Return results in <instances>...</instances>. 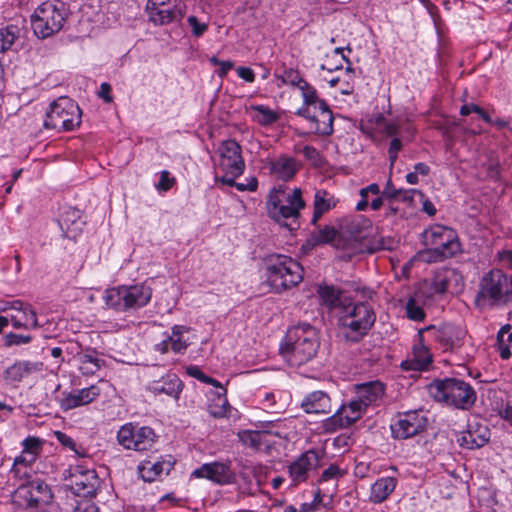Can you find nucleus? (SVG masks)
<instances>
[{
    "instance_id": "6e6552de",
    "label": "nucleus",
    "mask_w": 512,
    "mask_h": 512,
    "mask_svg": "<svg viewBox=\"0 0 512 512\" xmlns=\"http://www.w3.org/2000/svg\"><path fill=\"white\" fill-rule=\"evenodd\" d=\"M30 18L34 34L45 39L62 29L66 20L65 8L57 0H47L35 8Z\"/></svg>"
},
{
    "instance_id": "7c9ffc66",
    "label": "nucleus",
    "mask_w": 512,
    "mask_h": 512,
    "mask_svg": "<svg viewBox=\"0 0 512 512\" xmlns=\"http://www.w3.org/2000/svg\"><path fill=\"white\" fill-rule=\"evenodd\" d=\"M455 234L456 232L452 228L437 224L426 229L422 238L426 249H429L435 247L438 242L446 241L445 243H449L455 237Z\"/></svg>"
},
{
    "instance_id": "1a4fd4ad",
    "label": "nucleus",
    "mask_w": 512,
    "mask_h": 512,
    "mask_svg": "<svg viewBox=\"0 0 512 512\" xmlns=\"http://www.w3.org/2000/svg\"><path fill=\"white\" fill-rule=\"evenodd\" d=\"M216 165L224 175L216 176V182L224 185L234 184V179L241 176L245 170L241 146L235 140L222 141L216 150Z\"/></svg>"
},
{
    "instance_id": "c85d7f7f",
    "label": "nucleus",
    "mask_w": 512,
    "mask_h": 512,
    "mask_svg": "<svg viewBox=\"0 0 512 512\" xmlns=\"http://www.w3.org/2000/svg\"><path fill=\"white\" fill-rule=\"evenodd\" d=\"M424 339H419V343L413 347L412 359L403 361L401 366L405 370H424L432 362V354L423 344Z\"/></svg>"
},
{
    "instance_id": "864d4df0",
    "label": "nucleus",
    "mask_w": 512,
    "mask_h": 512,
    "mask_svg": "<svg viewBox=\"0 0 512 512\" xmlns=\"http://www.w3.org/2000/svg\"><path fill=\"white\" fill-rule=\"evenodd\" d=\"M400 197L398 200L413 204L417 199H423V193L418 189H400Z\"/></svg>"
},
{
    "instance_id": "dca6fc26",
    "label": "nucleus",
    "mask_w": 512,
    "mask_h": 512,
    "mask_svg": "<svg viewBox=\"0 0 512 512\" xmlns=\"http://www.w3.org/2000/svg\"><path fill=\"white\" fill-rule=\"evenodd\" d=\"M366 408L353 397L348 403L342 404L336 412L324 420L323 428L332 433L345 429L357 422L365 413Z\"/></svg>"
},
{
    "instance_id": "774afa93",
    "label": "nucleus",
    "mask_w": 512,
    "mask_h": 512,
    "mask_svg": "<svg viewBox=\"0 0 512 512\" xmlns=\"http://www.w3.org/2000/svg\"><path fill=\"white\" fill-rule=\"evenodd\" d=\"M98 96L102 98L106 103L112 102L113 98L111 95V86L108 83L103 82L100 86Z\"/></svg>"
},
{
    "instance_id": "4d7b16f0",
    "label": "nucleus",
    "mask_w": 512,
    "mask_h": 512,
    "mask_svg": "<svg viewBox=\"0 0 512 512\" xmlns=\"http://www.w3.org/2000/svg\"><path fill=\"white\" fill-rule=\"evenodd\" d=\"M343 472L336 464H331L328 468H326L319 479L320 482L328 481L331 479H338L343 476Z\"/></svg>"
},
{
    "instance_id": "ddd939ff",
    "label": "nucleus",
    "mask_w": 512,
    "mask_h": 512,
    "mask_svg": "<svg viewBox=\"0 0 512 512\" xmlns=\"http://www.w3.org/2000/svg\"><path fill=\"white\" fill-rule=\"evenodd\" d=\"M67 478L73 494L83 498H93L100 488L101 480L93 469L81 465L71 467Z\"/></svg>"
},
{
    "instance_id": "79ce46f5",
    "label": "nucleus",
    "mask_w": 512,
    "mask_h": 512,
    "mask_svg": "<svg viewBox=\"0 0 512 512\" xmlns=\"http://www.w3.org/2000/svg\"><path fill=\"white\" fill-rule=\"evenodd\" d=\"M229 409L230 405L226 398V390H223V392H217L213 399V403L209 406L210 414L214 418L226 417Z\"/></svg>"
},
{
    "instance_id": "9d476101",
    "label": "nucleus",
    "mask_w": 512,
    "mask_h": 512,
    "mask_svg": "<svg viewBox=\"0 0 512 512\" xmlns=\"http://www.w3.org/2000/svg\"><path fill=\"white\" fill-rule=\"evenodd\" d=\"M81 123V110L76 102L68 97H60L50 104L44 127L57 131H71Z\"/></svg>"
},
{
    "instance_id": "338daca9",
    "label": "nucleus",
    "mask_w": 512,
    "mask_h": 512,
    "mask_svg": "<svg viewBox=\"0 0 512 512\" xmlns=\"http://www.w3.org/2000/svg\"><path fill=\"white\" fill-rule=\"evenodd\" d=\"M237 74L246 82L252 83L255 80V74L253 70L249 67H239L237 69Z\"/></svg>"
},
{
    "instance_id": "58836bf2",
    "label": "nucleus",
    "mask_w": 512,
    "mask_h": 512,
    "mask_svg": "<svg viewBox=\"0 0 512 512\" xmlns=\"http://www.w3.org/2000/svg\"><path fill=\"white\" fill-rule=\"evenodd\" d=\"M371 226L372 222L368 218L362 215H358L356 217L346 219L343 225V229L352 237L356 238L360 237L361 234L365 230L371 228Z\"/></svg>"
},
{
    "instance_id": "ea45409f",
    "label": "nucleus",
    "mask_w": 512,
    "mask_h": 512,
    "mask_svg": "<svg viewBox=\"0 0 512 512\" xmlns=\"http://www.w3.org/2000/svg\"><path fill=\"white\" fill-rule=\"evenodd\" d=\"M512 343V330L509 324L500 328L497 334V347L502 359L511 356L510 344Z\"/></svg>"
},
{
    "instance_id": "20e7f679",
    "label": "nucleus",
    "mask_w": 512,
    "mask_h": 512,
    "mask_svg": "<svg viewBox=\"0 0 512 512\" xmlns=\"http://www.w3.org/2000/svg\"><path fill=\"white\" fill-rule=\"evenodd\" d=\"M478 307H506L512 303V276L500 269L485 273L475 297Z\"/></svg>"
},
{
    "instance_id": "e433bc0d",
    "label": "nucleus",
    "mask_w": 512,
    "mask_h": 512,
    "mask_svg": "<svg viewBox=\"0 0 512 512\" xmlns=\"http://www.w3.org/2000/svg\"><path fill=\"white\" fill-rule=\"evenodd\" d=\"M60 228L67 237H75L76 232L81 230L82 222L80 221L79 211L70 209L61 216L59 220Z\"/></svg>"
},
{
    "instance_id": "c756f323",
    "label": "nucleus",
    "mask_w": 512,
    "mask_h": 512,
    "mask_svg": "<svg viewBox=\"0 0 512 512\" xmlns=\"http://www.w3.org/2000/svg\"><path fill=\"white\" fill-rule=\"evenodd\" d=\"M270 434L271 432L266 430H242L238 432V438L244 446L259 451L270 446Z\"/></svg>"
},
{
    "instance_id": "13d9d810",
    "label": "nucleus",
    "mask_w": 512,
    "mask_h": 512,
    "mask_svg": "<svg viewBox=\"0 0 512 512\" xmlns=\"http://www.w3.org/2000/svg\"><path fill=\"white\" fill-rule=\"evenodd\" d=\"M231 187H236L237 190L243 192V191H250L254 192L258 188V180L256 177H250L249 179H246V182H236L234 180V184L230 185Z\"/></svg>"
},
{
    "instance_id": "6e6d98bb",
    "label": "nucleus",
    "mask_w": 512,
    "mask_h": 512,
    "mask_svg": "<svg viewBox=\"0 0 512 512\" xmlns=\"http://www.w3.org/2000/svg\"><path fill=\"white\" fill-rule=\"evenodd\" d=\"M337 231L335 228L330 226H325L324 228L320 229L318 232V235L316 237V241L318 243H330L332 242L336 237Z\"/></svg>"
},
{
    "instance_id": "f8f14e48",
    "label": "nucleus",
    "mask_w": 512,
    "mask_h": 512,
    "mask_svg": "<svg viewBox=\"0 0 512 512\" xmlns=\"http://www.w3.org/2000/svg\"><path fill=\"white\" fill-rule=\"evenodd\" d=\"M157 440L154 430L148 426L126 423L117 432L119 445L128 450L146 451L151 449Z\"/></svg>"
},
{
    "instance_id": "a211bd4d",
    "label": "nucleus",
    "mask_w": 512,
    "mask_h": 512,
    "mask_svg": "<svg viewBox=\"0 0 512 512\" xmlns=\"http://www.w3.org/2000/svg\"><path fill=\"white\" fill-rule=\"evenodd\" d=\"M22 445V452L14 459L13 467L10 471L19 479L30 477L32 472L31 466L42 451V441L37 437L26 438Z\"/></svg>"
},
{
    "instance_id": "a878e982",
    "label": "nucleus",
    "mask_w": 512,
    "mask_h": 512,
    "mask_svg": "<svg viewBox=\"0 0 512 512\" xmlns=\"http://www.w3.org/2000/svg\"><path fill=\"white\" fill-rule=\"evenodd\" d=\"M307 414H329L332 411L330 396L324 391H313L306 395L300 404Z\"/></svg>"
},
{
    "instance_id": "b1692460",
    "label": "nucleus",
    "mask_w": 512,
    "mask_h": 512,
    "mask_svg": "<svg viewBox=\"0 0 512 512\" xmlns=\"http://www.w3.org/2000/svg\"><path fill=\"white\" fill-rule=\"evenodd\" d=\"M446 241L436 243L435 247H431L421 252V258L428 262H439L444 259L453 257L460 251V243L457 239V234L455 237L449 242Z\"/></svg>"
},
{
    "instance_id": "39448f33",
    "label": "nucleus",
    "mask_w": 512,
    "mask_h": 512,
    "mask_svg": "<svg viewBox=\"0 0 512 512\" xmlns=\"http://www.w3.org/2000/svg\"><path fill=\"white\" fill-rule=\"evenodd\" d=\"M303 105L297 115L307 119L315 134L329 136L333 133V114L327 103L318 96L316 89L309 83L301 86Z\"/></svg>"
},
{
    "instance_id": "69168bd1",
    "label": "nucleus",
    "mask_w": 512,
    "mask_h": 512,
    "mask_svg": "<svg viewBox=\"0 0 512 512\" xmlns=\"http://www.w3.org/2000/svg\"><path fill=\"white\" fill-rule=\"evenodd\" d=\"M400 189H396L391 181V179H389L386 183V186L382 192V196L383 197H386L388 199H396L398 197H400Z\"/></svg>"
},
{
    "instance_id": "c9c22d12",
    "label": "nucleus",
    "mask_w": 512,
    "mask_h": 512,
    "mask_svg": "<svg viewBox=\"0 0 512 512\" xmlns=\"http://www.w3.org/2000/svg\"><path fill=\"white\" fill-rule=\"evenodd\" d=\"M253 121L261 126H269L278 121L279 114L265 105H251L249 108Z\"/></svg>"
},
{
    "instance_id": "052dcab7",
    "label": "nucleus",
    "mask_w": 512,
    "mask_h": 512,
    "mask_svg": "<svg viewBox=\"0 0 512 512\" xmlns=\"http://www.w3.org/2000/svg\"><path fill=\"white\" fill-rule=\"evenodd\" d=\"M73 512H98V507L91 501V498H84L77 502Z\"/></svg>"
},
{
    "instance_id": "bb28decb",
    "label": "nucleus",
    "mask_w": 512,
    "mask_h": 512,
    "mask_svg": "<svg viewBox=\"0 0 512 512\" xmlns=\"http://www.w3.org/2000/svg\"><path fill=\"white\" fill-rule=\"evenodd\" d=\"M189 328L182 325H175L172 327V333L166 339L156 345V350L162 354L172 350L175 353L184 352L189 343L187 339L183 338L184 333L188 332Z\"/></svg>"
},
{
    "instance_id": "f03ea898",
    "label": "nucleus",
    "mask_w": 512,
    "mask_h": 512,
    "mask_svg": "<svg viewBox=\"0 0 512 512\" xmlns=\"http://www.w3.org/2000/svg\"><path fill=\"white\" fill-rule=\"evenodd\" d=\"M376 321L373 306L367 301L350 302L343 305L338 325L347 342L357 343L366 336Z\"/></svg>"
},
{
    "instance_id": "c03bdc74",
    "label": "nucleus",
    "mask_w": 512,
    "mask_h": 512,
    "mask_svg": "<svg viewBox=\"0 0 512 512\" xmlns=\"http://www.w3.org/2000/svg\"><path fill=\"white\" fill-rule=\"evenodd\" d=\"M405 313L408 319L416 322L423 321L425 319V312L422 308L421 302L416 296L410 297L405 304Z\"/></svg>"
},
{
    "instance_id": "09e8293b",
    "label": "nucleus",
    "mask_w": 512,
    "mask_h": 512,
    "mask_svg": "<svg viewBox=\"0 0 512 512\" xmlns=\"http://www.w3.org/2000/svg\"><path fill=\"white\" fill-rule=\"evenodd\" d=\"M376 126L381 133L387 136H394L398 133L400 124L398 120L389 121L384 116L379 115L376 118Z\"/></svg>"
},
{
    "instance_id": "49530a36",
    "label": "nucleus",
    "mask_w": 512,
    "mask_h": 512,
    "mask_svg": "<svg viewBox=\"0 0 512 512\" xmlns=\"http://www.w3.org/2000/svg\"><path fill=\"white\" fill-rule=\"evenodd\" d=\"M381 193L380 187L376 183H372L366 187H363L359 191L361 197L360 201L356 204L357 211H365L369 205L370 195H379Z\"/></svg>"
},
{
    "instance_id": "423d86ee",
    "label": "nucleus",
    "mask_w": 512,
    "mask_h": 512,
    "mask_svg": "<svg viewBox=\"0 0 512 512\" xmlns=\"http://www.w3.org/2000/svg\"><path fill=\"white\" fill-rule=\"evenodd\" d=\"M266 205L269 217L289 230H293V225H297L299 212L304 208L305 203L299 188L287 194L285 189L279 186L270 191Z\"/></svg>"
},
{
    "instance_id": "a18cd8bd",
    "label": "nucleus",
    "mask_w": 512,
    "mask_h": 512,
    "mask_svg": "<svg viewBox=\"0 0 512 512\" xmlns=\"http://www.w3.org/2000/svg\"><path fill=\"white\" fill-rule=\"evenodd\" d=\"M488 441V437L483 434L478 436V440H475V434L468 430L463 432L462 435L458 438V443L460 446L467 449L480 448L484 446Z\"/></svg>"
},
{
    "instance_id": "aec40b11",
    "label": "nucleus",
    "mask_w": 512,
    "mask_h": 512,
    "mask_svg": "<svg viewBox=\"0 0 512 512\" xmlns=\"http://www.w3.org/2000/svg\"><path fill=\"white\" fill-rule=\"evenodd\" d=\"M191 476L207 479L217 485H230L236 481V473L232 470L229 460L205 463L195 469Z\"/></svg>"
},
{
    "instance_id": "5701e85b",
    "label": "nucleus",
    "mask_w": 512,
    "mask_h": 512,
    "mask_svg": "<svg viewBox=\"0 0 512 512\" xmlns=\"http://www.w3.org/2000/svg\"><path fill=\"white\" fill-rule=\"evenodd\" d=\"M183 389V383L176 374H166L158 380H152L147 385V390L157 395H167L173 399H179Z\"/></svg>"
},
{
    "instance_id": "0eeeda50",
    "label": "nucleus",
    "mask_w": 512,
    "mask_h": 512,
    "mask_svg": "<svg viewBox=\"0 0 512 512\" xmlns=\"http://www.w3.org/2000/svg\"><path fill=\"white\" fill-rule=\"evenodd\" d=\"M430 396L437 402L461 410H469L476 402V392L473 387L456 378L435 380L428 386Z\"/></svg>"
},
{
    "instance_id": "473e14b6",
    "label": "nucleus",
    "mask_w": 512,
    "mask_h": 512,
    "mask_svg": "<svg viewBox=\"0 0 512 512\" xmlns=\"http://www.w3.org/2000/svg\"><path fill=\"white\" fill-rule=\"evenodd\" d=\"M80 372L85 376H92L105 364V361L98 357L95 351L78 353L75 356Z\"/></svg>"
},
{
    "instance_id": "4468645a",
    "label": "nucleus",
    "mask_w": 512,
    "mask_h": 512,
    "mask_svg": "<svg viewBox=\"0 0 512 512\" xmlns=\"http://www.w3.org/2000/svg\"><path fill=\"white\" fill-rule=\"evenodd\" d=\"M52 493L47 484L40 480H33L28 484H21L15 491L13 501L23 508H40L49 504Z\"/></svg>"
},
{
    "instance_id": "393cba45",
    "label": "nucleus",
    "mask_w": 512,
    "mask_h": 512,
    "mask_svg": "<svg viewBox=\"0 0 512 512\" xmlns=\"http://www.w3.org/2000/svg\"><path fill=\"white\" fill-rule=\"evenodd\" d=\"M385 387L380 381H370L355 386V398L366 409L384 396Z\"/></svg>"
},
{
    "instance_id": "72a5a7b5",
    "label": "nucleus",
    "mask_w": 512,
    "mask_h": 512,
    "mask_svg": "<svg viewBox=\"0 0 512 512\" xmlns=\"http://www.w3.org/2000/svg\"><path fill=\"white\" fill-rule=\"evenodd\" d=\"M270 172L276 178L288 181L294 177L297 172L295 160L289 157H279L270 162Z\"/></svg>"
},
{
    "instance_id": "f3484780",
    "label": "nucleus",
    "mask_w": 512,
    "mask_h": 512,
    "mask_svg": "<svg viewBox=\"0 0 512 512\" xmlns=\"http://www.w3.org/2000/svg\"><path fill=\"white\" fill-rule=\"evenodd\" d=\"M426 424L427 419L422 415V411L399 413L391 424V433L395 439H408L424 431Z\"/></svg>"
},
{
    "instance_id": "6ab92c4d",
    "label": "nucleus",
    "mask_w": 512,
    "mask_h": 512,
    "mask_svg": "<svg viewBox=\"0 0 512 512\" xmlns=\"http://www.w3.org/2000/svg\"><path fill=\"white\" fill-rule=\"evenodd\" d=\"M321 452L316 449H309L298 456L288 466V474L292 485L297 486L308 480L310 474L320 466Z\"/></svg>"
},
{
    "instance_id": "4c0bfd02",
    "label": "nucleus",
    "mask_w": 512,
    "mask_h": 512,
    "mask_svg": "<svg viewBox=\"0 0 512 512\" xmlns=\"http://www.w3.org/2000/svg\"><path fill=\"white\" fill-rule=\"evenodd\" d=\"M318 294L323 303L330 309L341 308L343 310L344 303L341 298V292L332 286H319Z\"/></svg>"
},
{
    "instance_id": "e2e57ef3",
    "label": "nucleus",
    "mask_w": 512,
    "mask_h": 512,
    "mask_svg": "<svg viewBox=\"0 0 512 512\" xmlns=\"http://www.w3.org/2000/svg\"><path fill=\"white\" fill-rule=\"evenodd\" d=\"M263 406L264 408L270 412V413H278L279 410L282 408L279 406L275 400V394L274 393H266L265 398L263 400Z\"/></svg>"
},
{
    "instance_id": "5fc2aeb1",
    "label": "nucleus",
    "mask_w": 512,
    "mask_h": 512,
    "mask_svg": "<svg viewBox=\"0 0 512 512\" xmlns=\"http://www.w3.org/2000/svg\"><path fill=\"white\" fill-rule=\"evenodd\" d=\"M187 21L191 26L192 34L195 37L202 36L208 29V25L206 23L200 22L198 18L194 15L189 16Z\"/></svg>"
},
{
    "instance_id": "680f3d73",
    "label": "nucleus",
    "mask_w": 512,
    "mask_h": 512,
    "mask_svg": "<svg viewBox=\"0 0 512 512\" xmlns=\"http://www.w3.org/2000/svg\"><path fill=\"white\" fill-rule=\"evenodd\" d=\"M447 277L442 273H438L432 283V289L435 293L442 294L447 290Z\"/></svg>"
},
{
    "instance_id": "4be33fe9",
    "label": "nucleus",
    "mask_w": 512,
    "mask_h": 512,
    "mask_svg": "<svg viewBox=\"0 0 512 512\" xmlns=\"http://www.w3.org/2000/svg\"><path fill=\"white\" fill-rule=\"evenodd\" d=\"M101 393L97 385H91L87 388L74 390L70 393L64 394L60 399L59 404L62 410L68 411L80 406L92 403Z\"/></svg>"
},
{
    "instance_id": "7ed1b4c3",
    "label": "nucleus",
    "mask_w": 512,
    "mask_h": 512,
    "mask_svg": "<svg viewBox=\"0 0 512 512\" xmlns=\"http://www.w3.org/2000/svg\"><path fill=\"white\" fill-rule=\"evenodd\" d=\"M303 268L292 257L271 254L264 258L266 283L277 293L297 286L303 279Z\"/></svg>"
},
{
    "instance_id": "412c9836",
    "label": "nucleus",
    "mask_w": 512,
    "mask_h": 512,
    "mask_svg": "<svg viewBox=\"0 0 512 512\" xmlns=\"http://www.w3.org/2000/svg\"><path fill=\"white\" fill-rule=\"evenodd\" d=\"M175 460L172 456H160L146 459L138 467L139 474L145 482H153L173 469Z\"/></svg>"
},
{
    "instance_id": "2f4dec72",
    "label": "nucleus",
    "mask_w": 512,
    "mask_h": 512,
    "mask_svg": "<svg viewBox=\"0 0 512 512\" xmlns=\"http://www.w3.org/2000/svg\"><path fill=\"white\" fill-rule=\"evenodd\" d=\"M338 202L339 199L332 193L324 189L317 190L314 195V214L312 222L316 223L324 213L333 209Z\"/></svg>"
},
{
    "instance_id": "bf43d9fd",
    "label": "nucleus",
    "mask_w": 512,
    "mask_h": 512,
    "mask_svg": "<svg viewBox=\"0 0 512 512\" xmlns=\"http://www.w3.org/2000/svg\"><path fill=\"white\" fill-rule=\"evenodd\" d=\"M5 339H6V344L9 346H12V345L27 344V343L31 342L32 337L30 335L9 333L6 335Z\"/></svg>"
},
{
    "instance_id": "3c124183",
    "label": "nucleus",
    "mask_w": 512,
    "mask_h": 512,
    "mask_svg": "<svg viewBox=\"0 0 512 512\" xmlns=\"http://www.w3.org/2000/svg\"><path fill=\"white\" fill-rule=\"evenodd\" d=\"M175 183V178L171 177L170 173L167 170H163L160 173V180L156 184V189L159 192H167L175 185Z\"/></svg>"
},
{
    "instance_id": "a19ab883",
    "label": "nucleus",
    "mask_w": 512,
    "mask_h": 512,
    "mask_svg": "<svg viewBox=\"0 0 512 512\" xmlns=\"http://www.w3.org/2000/svg\"><path fill=\"white\" fill-rule=\"evenodd\" d=\"M33 364L29 362H17L5 371L6 378L13 382H19L32 372Z\"/></svg>"
},
{
    "instance_id": "f257e3e1",
    "label": "nucleus",
    "mask_w": 512,
    "mask_h": 512,
    "mask_svg": "<svg viewBox=\"0 0 512 512\" xmlns=\"http://www.w3.org/2000/svg\"><path fill=\"white\" fill-rule=\"evenodd\" d=\"M319 346L318 331L310 324L302 323L289 329L280 352L292 366H301L315 357Z\"/></svg>"
},
{
    "instance_id": "37998d69",
    "label": "nucleus",
    "mask_w": 512,
    "mask_h": 512,
    "mask_svg": "<svg viewBox=\"0 0 512 512\" xmlns=\"http://www.w3.org/2000/svg\"><path fill=\"white\" fill-rule=\"evenodd\" d=\"M19 28L14 25L0 28V53L9 50L19 37Z\"/></svg>"
},
{
    "instance_id": "0e129e2a",
    "label": "nucleus",
    "mask_w": 512,
    "mask_h": 512,
    "mask_svg": "<svg viewBox=\"0 0 512 512\" xmlns=\"http://www.w3.org/2000/svg\"><path fill=\"white\" fill-rule=\"evenodd\" d=\"M186 373L193 377L198 379L199 381L205 383V382H212V378L205 375L197 366H188L186 368Z\"/></svg>"
},
{
    "instance_id": "603ef678",
    "label": "nucleus",
    "mask_w": 512,
    "mask_h": 512,
    "mask_svg": "<svg viewBox=\"0 0 512 512\" xmlns=\"http://www.w3.org/2000/svg\"><path fill=\"white\" fill-rule=\"evenodd\" d=\"M302 153L304 157L310 161L314 166H321L323 163L322 157L319 153V151L314 147L310 145H306L302 149Z\"/></svg>"
},
{
    "instance_id": "9b49d317",
    "label": "nucleus",
    "mask_w": 512,
    "mask_h": 512,
    "mask_svg": "<svg viewBox=\"0 0 512 512\" xmlns=\"http://www.w3.org/2000/svg\"><path fill=\"white\" fill-rule=\"evenodd\" d=\"M150 287L143 284L119 286L106 290L105 303L107 306L124 311L145 306L151 299Z\"/></svg>"
},
{
    "instance_id": "f704fd0d",
    "label": "nucleus",
    "mask_w": 512,
    "mask_h": 512,
    "mask_svg": "<svg viewBox=\"0 0 512 512\" xmlns=\"http://www.w3.org/2000/svg\"><path fill=\"white\" fill-rule=\"evenodd\" d=\"M396 484L397 479L394 477H383L378 479L371 486L370 501L373 503H381L385 501L395 490Z\"/></svg>"
},
{
    "instance_id": "2eb2a0df",
    "label": "nucleus",
    "mask_w": 512,
    "mask_h": 512,
    "mask_svg": "<svg viewBox=\"0 0 512 512\" xmlns=\"http://www.w3.org/2000/svg\"><path fill=\"white\" fill-rule=\"evenodd\" d=\"M424 334L434 339L444 351H457L464 344L465 332L453 325H443L436 327L427 326L418 330V339H424Z\"/></svg>"
},
{
    "instance_id": "8fccbe9b",
    "label": "nucleus",
    "mask_w": 512,
    "mask_h": 512,
    "mask_svg": "<svg viewBox=\"0 0 512 512\" xmlns=\"http://www.w3.org/2000/svg\"><path fill=\"white\" fill-rule=\"evenodd\" d=\"M279 79L283 84L297 86L300 91L302 84L308 83L300 76L298 71L293 69L285 70L283 74L279 76Z\"/></svg>"
},
{
    "instance_id": "de8ad7c7",
    "label": "nucleus",
    "mask_w": 512,
    "mask_h": 512,
    "mask_svg": "<svg viewBox=\"0 0 512 512\" xmlns=\"http://www.w3.org/2000/svg\"><path fill=\"white\" fill-rule=\"evenodd\" d=\"M9 321L11 322L12 326L16 329H31L37 328L39 326L36 313H30L29 316L26 317L25 319L20 318L18 314H11L9 316Z\"/></svg>"
},
{
    "instance_id": "cd10ccee",
    "label": "nucleus",
    "mask_w": 512,
    "mask_h": 512,
    "mask_svg": "<svg viewBox=\"0 0 512 512\" xmlns=\"http://www.w3.org/2000/svg\"><path fill=\"white\" fill-rule=\"evenodd\" d=\"M146 12L149 20L155 25H166L173 21L181 20L184 15L181 8L177 6H146Z\"/></svg>"
}]
</instances>
